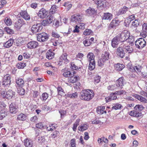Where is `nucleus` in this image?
Returning <instances> with one entry per match:
<instances>
[{
	"label": "nucleus",
	"mask_w": 147,
	"mask_h": 147,
	"mask_svg": "<svg viewBox=\"0 0 147 147\" xmlns=\"http://www.w3.org/2000/svg\"><path fill=\"white\" fill-rule=\"evenodd\" d=\"M125 91L123 90H120L119 91H117L115 92V94L116 95H121L122 94H123L124 93H125Z\"/></svg>",
	"instance_id": "57"
},
{
	"label": "nucleus",
	"mask_w": 147,
	"mask_h": 147,
	"mask_svg": "<svg viewBox=\"0 0 147 147\" xmlns=\"http://www.w3.org/2000/svg\"><path fill=\"white\" fill-rule=\"evenodd\" d=\"M139 22L138 20H135L132 22V25L135 27H137L139 25Z\"/></svg>",
	"instance_id": "56"
},
{
	"label": "nucleus",
	"mask_w": 147,
	"mask_h": 147,
	"mask_svg": "<svg viewBox=\"0 0 147 147\" xmlns=\"http://www.w3.org/2000/svg\"><path fill=\"white\" fill-rule=\"evenodd\" d=\"M7 112L5 111L4 109L0 110V119L2 120L7 116Z\"/></svg>",
	"instance_id": "40"
},
{
	"label": "nucleus",
	"mask_w": 147,
	"mask_h": 147,
	"mask_svg": "<svg viewBox=\"0 0 147 147\" xmlns=\"http://www.w3.org/2000/svg\"><path fill=\"white\" fill-rule=\"evenodd\" d=\"M15 95V92L11 90H9L6 92L5 98L7 99H11Z\"/></svg>",
	"instance_id": "21"
},
{
	"label": "nucleus",
	"mask_w": 147,
	"mask_h": 147,
	"mask_svg": "<svg viewBox=\"0 0 147 147\" xmlns=\"http://www.w3.org/2000/svg\"><path fill=\"white\" fill-rule=\"evenodd\" d=\"M126 42H128L129 44L132 46L133 45V42L134 41V37L132 36H129L128 38V39L127 40Z\"/></svg>",
	"instance_id": "41"
},
{
	"label": "nucleus",
	"mask_w": 147,
	"mask_h": 147,
	"mask_svg": "<svg viewBox=\"0 0 147 147\" xmlns=\"http://www.w3.org/2000/svg\"><path fill=\"white\" fill-rule=\"evenodd\" d=\"M146 45V42L142 38L138 39L135 41V45L136 47L138 49H142Z\"/></svg>",
	"instance_id": "5"
},
{
	"label": "nucleus",
	"mask_w": 147,
	"mask_h": 147,
	"mask_svg": "<svg viewBox=\"0 0 147 147\" xmlns=\"http://www.w3.org/2000/svg\"><path fill=\"white\" fill-rule=\"evenodd\" d=\"M5 31L7 33V34H11L14 32V31L8 27H5L4 28Z\"/></svg>",
	"instance_id": "48"
},
{
	"label": "nucleus",
	"mask_w": 147,
	"mask_h": 147,
	"mask_svg": "<svg viewBox=\"0 0 147 147\" xmlns=\"http://www.w3.org/2000/svg\"><path fill=\"white\" fill-rule=\"evenodd\" d=\"M92 31L88 29H86L83 32V34L85 35H88L92 34Z\"/></svg>",
	"instance_id": "49"
},
{
	"label": "nucleus",
	"mask_w": 147,
	"mask_h": 147,
	"mask_svg": "<svg viewBox=\"0 0 147 147\" xmlns=\"http://www.w3.org/2000/svg\"><path fill=\"white\" fill-rule=\"evenodd\" d=\"M54 18L52 16H50L47 19L43 20L41 22L42 25L44 26H48L50 24L52 23L53 20H55Z\"/></svg>",
	"instance_id": "11"
},
{
	"label": "nucleus",
	"mask_w": 147,
	"mask_h": 147,
	"mask_svg": "<svg viewBox=\"0 0 147 147\" xmlns=\"http://www.w3.org/2000/svg\"><path fill=\"white\" fill-rule=\"evenodd\" d=\"M20 15L26 20H29L30 19V17L28 15L26 11H22L20 12Z\"/></svg>",
	"instance_id": "26"
},
{
	"label": "nucleus",
	"mask_w": 147,
	"mask_h": 147,
	"mask_svg": "<svg viewBox=\"0 0 147 147\" xmlns=\"http://www.w3.org/2000/svg\"><path fill=\"white\" fill-rule=\"evenodd\" d=\"M79 79V77L75 76L74 75V76L72 75V76H70L68 78V81L70 83H74L76 82Z\"/></svg>",
	"instance_id": "28"
},
{
	"label": "nucleus",
	"mask_w": 147,
	"mask_h": 147,
	"mask_svg": "<svg viewBox=\"0 0 147 147\" xmlns=\"http://www.w3.org/2000/svg\"><path fill=\"white\" fill-rule=\"evenodd\" d=\"M112 14L109 13H104L102 19L110 20L112 18Z\"/></svg>",
	"instance_id": "33"
},
{
	"label": "nucleus",
	"mask_w": 147,
	"mask_h": 147,
	"mask_svg": "<svg viewBox=\"0 0 147 147\" xmlns=\"http://www.w3.org/2000/svg\"><path fill=\"white\" fill-rule=\"evenodd\" d=\"M142 35L143 37H146L147 36V24L144 23L142 25Z\"/></svg>",
	"instance_id": "25"
},
{
	"label": "nucleus",
	"mask_w": 147,
	"mask_h": 147,
	"mask_svg": "<svg viewBox=\"0 0 147 147\" xmlns=\"http://www.w3.org/2000/svg\"><path fill=\"white\" fill-rule=\"evenodd\" d=\"M42 29L41 24L38 23L34 25L31 28V31L33 33H36L40 32Z\"/></svg>",
	"instance_id": "6"
},
{
	"label": "nucleus",
	"mask_w": 147,
	"mask_h": 147,
	"mask_svg": "<svg viewBox=\"0 0 147 147\" xmlns=\"http://www.w3.org/2000/svg\"><path fill=\"white\" fill-rule=\"evenodd\" d=\"M84 139L85 140H87L90 138L88 132H85L84 133Z\"/></svg>",
	"instance_id": "64"
},
{
	"label": "nucleus",
	"mask_w": 147,
	"mask_h": 147,
	"mask_svg": "<svg viewBox=\"0 0 147 147\" xmlns=\"http://www.w3.org/2000/svg\"><path fill=\"white\" fill-rule=\"evenodd\" d=\"M105 107L104 106L98 107L96 110L97 113L99 114H102L104 113L106 114L107 112L105 110Z\"/></svg>",
	"instance_id": "30"
},
{
	"label": "nucleus",
	"mask_w": 147,
	"mask_h": 147,
	"mask_svg": "<svg viewBox=\"0 0 147 147\" xmlns=\"http://www.w3.org/2000/svg\"><path fill=\"white\" fill-rule=\"evenodd\" d=\"M123 108L122 105L119 103H117L113 104V105L112 107L111 110H117Z\"/></svg>",
	"instance_id": "37"
},
{
	"label": "nucleus",
	"mask_w": 147,
	"mask_h": 147,
	"mask_svg": "<svg viewBox=\"0 0 147 147\" xmlns=\"http://www.w3.org/2000/svg\"><path fill=\"white\" fill-rule=\"evenodd\" d=\"M119 22L118 20L116 19H113L110 24L109 28L110 29L115 28L119 24Z\"/></svg>",
	"instance_id": "18"
},
{
	"label": "nucleus",
	"mask_w": 147,
	"mask_h": 147,
	"mask_svg": "<svg viewBox=\"0 0 147 147\" xmlns=\"http://www.w3.org/2000/svg\"><path fill=\"white\" fill-rule=\"evenodd\" d=\"M16 83L17 86L20 87H22L24 86V81L22 79L18 78L16 80Z\"/></svg>",
	"instance_id": "36"
},
{
	"label": "nucleus",
	"mask_w": 147,
	"mask_h": 147,
	"mask_svg": "<svg viewBox=\"0 0 147 147\" xmlns=\"http://www.w3.org/2000/svg\"><path fill=\"white\" fill-rule=\"evenodd\" d=\"M88 127V126L87 124H83L81 125V126L78 127V130L80 131H82L87 129Z\"/></svg>",
	"instance_id": "39"
},
{
	"label": "nucleus",
	"mask_w": 147,
	"mask_h": 147,
	"mask_svg": "<svg viewBox=\"0 0 147 147\" xmlns=\"http://www.w3.org/2000/svg\"><path fill=\"white\" fill-rule=\"evenodd\" d=\"M75 73H76V72L75 71L72 70L71 71L65 70L63 74V75L65 77H69V78L70 76H72V75L74 76V74Z\"/></svg>",
	"instance_id": "22"
},
{
	"label": "nucleus",
	"mask_w": 147,
	"mask_h": 147,
	"mask_svg": "<svg viewBox=\"0 0 147 147\" xmlns=\"http://www.w3.org/2000/svg\"><path fill=\"white\" fill-rule=\"evenodd\" d=\"M33 142L30 139H26L24 140V145L26 147H32Z\"/></svg>",
	"instance_id": "32"
},
{
	"label": "nucleus",
	"mask_w": 147,
	"mask_h": 147,
	"mask_svg": "<svg viewBox=\"0 0 147 147\" xmlns=\"http://www.w3.org/2000/svg\"><path fill=\"white\" fill-rule=\"evenodd\" d=\"M18 93L20 95H23L25 94V90L22 87L18 89Z\"/></svg>",
	"instance_id": "54"
},
{
	"label": "nucleus",
	"mask_w": 147,
	"mask_h": 147,
	"mask_svg": "<svg viewBox=\"0 0 147 147\" xmlns=\"http://www.w3.org/2000/svg\"><path fill=\"white\" fill-rule=\"evenodd\" d=\"M135 17L134 15H132L129 16L126 20H125V22H126L127 20V23L128 24H129L131 22L135 19Z\"/></svg>",
	"instance_id": "47"
},
{
	"label": "nucleus",
	"mask_w": 147,
	"mask_h": 147,
	"mask_svg": "<svg viewBox=\"0 0 147 147\" xmlns=\"http://www.w3.org/2000/svg\"><path fill=\"white\" fill-rule=\"evenodd\" d=\"M11 82L10 77L8 75L4 77L2 83V85L6 86L9 85Z\"/></svg>",
	"instance_id": "15"
},
{
	"label": "nucleus",
	"mask_w": 147,
	"mask_h": 147,
	"mask_svg": "<svg viewBox=\"0 0 147 147\" xmlns=\"http://www.w3.org/2000/svg\"><path fill=\"white\" fill-rule=\"evenodd\" d=\"M26 66V64L25 63H20L17 65V67L18 69L23 68Z\"/></svg>",
	"instance_id": "50"
},
{
	"label": "nucleus",
	"mask_w": 147,
	"mask_h": 147,
	"mask_svg": "<svg viewBox=\"0 0 147 147\" xmlns=\"http://www.w3.org/2000/svg\"><path fill=\"white\" fill-rule=\"evenodd\" d=\"M70 144L71 147H76V140L75 139L73 138L71 140Z\"/></svg>",
	"instance_id": "60"
},
{
	"label": "nucleus",
	"mask_w": 147,
	"mask_h": 147,
	"mask_svg": "<svg viewBox=\"0 0 147 147\" xmlns=\"http://www.w3.org/2000/svg\"><path fill=\"white\" fill-rule=\"evenodd\" d=\"M124 80L123 78H119L117 81L116 85L117 88L119 89H121L123 88V86L124 85Z\"/></svg>",
	"instance_id": "13"
},
{
	"label": "nucleus",
	"mask_w": 147,
	"mask_h": 147,
	"mask_svg": "<svg viewBox=\"0 0 147 147\" xmlns=\"http://www.w3.org/2000/svg\"><path fill=\"white\" fill-rule=\"evenodd\" d=\"M82 21V17L79 14L74 15L71 16V22H75L78 25V23H80V22H81Z\"/></svg>",
	"instance_id": "7"
},
{
	"label": "nucleus",
	"mask_w": 147,
	"mask_h": 147,
	"mask_svg": "<svg viewBox=\"0 0 147 147\" xmlns=\"http://www.w3.org/2000/svg\"><path fill=\"white\" fill-rule=\"evenodd\" d=\"M53 124H50L49 127H47V129L49 131H52L56 128L55 126H53Z\"/></svg>",
	"instance_id": "58"
},
{
	"label": "nucleus",
	"mask_w": 147,
	"mask_h": 147,
	"mask_svg": "<svg viewBox=\"0 0 147 147\" xmlns=\"http://www.w3.org/2000/svg\"><path fill=\"white\" fill-rule=\"evenodd\" d=\"M122 47H119L117 49V54L118 56L121 58H123L125 55V53L124 51V50Z\"/></svg>",
	"instance_id": "17"
},
{
	"label": "nucleus",
	"mask_w": 147,
	"mask_h": 147,
	"mask_svg": "<svg viewBox=\"0 0 147 147\" xmlns=\"http://www.w3.org/2000/svg\"><path fill=\"white\" fill-rule=\"evenodd\" d=\"M24 24V22L23 19H19L15 22L14 26L17 29H19Z\"/></svg>",
	"instance_id": "19"
},
{
	"label": "nucleus",
	"mask_w": 147,
	"mask_h": 147,
	"mask_svg": "<svg viewBox=\"0 0 147 147\" xmlns=\"http://www.w3.org/2000/svg\"><path fill=\"white\" fill-rule=\"evenodd\" d=\"M38 45V43L36 41H31L28 43L27 45V47L30 49H33L36 47Z\"/></svg>",
	"instance_id": "27"
},
{
	"label": "nucleus",
	"mask_w": 147,
	"mask_h": 147,
	"mask_svg": "<svg viewBox=\"0 0 147 147\" xmlns=\"http://www.w3.org/2000/svg\"><path fill=\"white\" fill-rule=\"evenodd\" d=\"M48 35L45 33H42L38 34L37 40L39 42L45 41L48 40Z\"/></svg>",
	"instance_id": "8"
},
{
	"label": "nucleus",
	"mask_w": 147,
	"mask_h": 147,
	"mask_svg": "<svg viewBox=\"0 0 147 147\" xmlns=\"http://www.w3.org/2000/svg\"><path fill=\"white\" fill-rule=\"evenodd\" d=\"M141 86L143 89L147 92L142 91L140 92V94L141 95L147 97V82L142 81L141 83Z\"/></svg>",
	"instance_id": "10"
},
{
	"label": "nucleus",
	"mask_w": 147,
	"mask_h": 147,
	"mask_svg": "<svg viewBox=\"0 0 147 147\" xmlns=\"http://www.w3.org/2000/svg\"><path fill=\"white\" fill-rule=\"evenodd\" d=\"M26 116L25 114L21 113L18 115L17 119L19 120L24 121L26 119Z\"/></svg>",
	"instance_id": "45"
},
{
	"label": "nucleus",
	"mask_w": 147,
	"mask_h": 147,
	"mask_svg": "<svg viewBox=\"0 0 147 147\" xmlns=\"http://www.w3.org/2000/svg\"><path fill=\"white\" fill-rule=\"evenodd\" d=\"M87 60L89 62L88 68L90 70H92L95 67V56L92 53L90 52L87 54Z\"/></svg>",
	"instance_id": "2"
},
{
	"label": "nucleus",
	"mask_w": 147,
	"mask_h": 147,
	"mask_svg": "<svg viewBox=\"0 0 147 147\" xmlns=\"http://www.w3.org/2000/svg\"><path fill=\"white\" fill-rule=\"evenodd\" d=\"M94 2L97 5V7L98 9L102 8L104 6V3L102 1L96 0Z\"/></svg>",
	"instance_id": "38"
},
{
	"label": "nucleus",
	"mask_w": 147,
	"mask_h": 147,
	"mask_svg": "<svg viewBox=\"0 0 147 147\" xmlns=\"http://www.w3.org/2000/svg\"><path fill=\"white\" fill-rule=\"evenodd\" d=\"M110 59V53L109 52L105 51L101 55V58H100L98 60V65L100 67L103 66L105 63Z\"/></svg>",
	"instance_id": "3"
},
{
	"label": "nucleus",
	"mask_w": 147,
	"mask_h": 147,
	"mask_svg": "<svg viewBox=\"0 0 147 147\" xmlns=\"http://www.w3.org/2000/svg\"><path fill=\"white\" fill-rule=\"evenodd\" d=\"M129 33L127 30H124L122 31L119 35H118L121 40V42L125 43L126 42L129 36Z\"/></svg>",
	"instance_id": "4"
},
{
	"label": "nucleus",
	"mask_w": 147,
	"mask_h": 147,
	"mask_svg": "<svg viewBox=\"0 0 147 147\" xmlns=\"http://www.w3.org/2000/svg\"><path fill=\"white\" fill-rule=\"evenodd\" d=\"M140 114V113H138V111L135 110L130 111L129 113V115L131 116L136 117H139Z\"/></svg>",
	"instance_id": "44"
},
{
	"label": "nucleus",
	"mask_w": 147,
	"mask_h": 147,
	"mask_svg": "<svg viewBox=\"0 0 147 147\" xmlns=\"http://www.w3.org/2000/svg\"><path fill=\"white\" fill-rule=\"evenodd\" d=\"M83 43L85 46H88L90 45L91 43L89 40H85L83 41Z\"/></svg>",
	"instance_id": "59"
},
{
	"label": "nucleus",
	"mask_w": 147,
	"mask_h": 147,
	"mask_svg": "<svg viewBox=\"0 0 147 147\" xmlns=\"http://www.w3.org/2000/svg\"><path fill=\"white\" fill-rule=\"evenodd\" d=\"M48 14V11L45 9L42 8L39 11L38 16L41 18H44L47 16Z\"/></svg>",
	"instance_id": "14"
},
{
	"label": "nucleus",
	"mask_w": 147,
	"mask_h": 147,
	"mask_svg": "<svg viewBox=\"0 0 147 147\" xmlns=\"http://www.w3.org/2000/svg\"><path fill=\"white\" fill-rule=\"evenodd\" d=\"M36 127L38 128L42 129L44 128V126L42 123H40L36 125Z\"/></svg>",
	"instance_id": "55"
},
{
	"label": "nucleus",
	"mask_w": 147,
	"mask_h": 147,
	"mask_svg": "<svg viewBox=\"0 0 147 147\" xmlns=\"http://www.w3.org/2000/svg\"><path fill=\"white\" fill-rule=\"evenodd\" d=\"M4 21L7 26H10L12 24L10 18H6L5 19Z\"/></svg>",
	"instance_id": "53"
},
{
	"label": "nucleus",
	"mask_w": 147,
	"mask_h": 147,
	"mask_svg": "<svg viewBox=\"0 0 147 147\" xmlns=\"http://www.w3.org/2000/svg\"><path fill=\"white\" fill-rule=\"evenodd\" d=\"M115 69L118 71L122 70L125 67L124 65L123 64L118 63L114 65Z\"/></svg>",
	"instance_id": "31"
},
{
	"label": "nucleus",
	"mask_w": 147,
	"mask_h": 147,
	"mask_svg": "<svg viewBox=\"0 0 147 147\" xmlns=\"http://www.w3.org/2000/svg\"><path fill=\"white\" fill-rule=\"evenodd\" d=\"M123 47L124 51L126 52H127L129 53H131L133 51V48L130 46L127 45V42H125V43H123Z\"/></svg>",
	"instance_id": "16"
},
{
	"label": "nucleus",
	"mask_w": 147,
	"mask_h": 147,
	"mask_svg": "<svg viewBox=\"0 0 147 147\" xmlns=\"http://www.w3.org/2000/svg\"><path fill=\"white\" fill-rule=\"evenodd\" d=\"M14 41L13 39H10L8 40L3 43V47L6 48H9L12 45Z\"/></svg>",
	"instance_id": "24"
},
{
	"label": "nucleus",
	"mask_w": 147,
	"mask_h": 147,
	"mask_svg": "<svg viewBox=\"0 0 147 147\" xmlns=\"http://www.w3.org/2000/svg\"><path fill=\"white\" fill-rule=\"evenodd\" d=\"M55 54L51 51L49 50L46 53V57L47 58L49 59H51L54 57Z\"/></svg>",
	"instance_id": "35"
},
{
	"label": "nucleus",
	"mask_w": 147,
	"mask_h": 147,
	"mask_svg": "<svg viewBox=\"0 0 147 147\" xmlns=\"http://www.w3.org/2000/svg\"><path fill=\"white\" fill-rule=\"evenodd\" d=\"M117 88L115 84L110 85L107 87V89L109 90L112 91Z\"/></svg>",
	"instance_id": "51"
},
{
	"label": "nucleus",
	"mask_w": 147,
	"mask_h": 147,
	"mask_svg": "<svg viewBox=\"0 0 147 147\" xmlns=\"http://www.w3.org/2000/svg\"><path fill=\"white\" fill-rule=\"evenodd\" d=\"M115 92L111 94L109 96L105 98L106 102H108L112 100H116L117 98Z\"/></svg>",
	"instance_id": "23"
},
{
	"label": "nucleus",
	"mask_w": 147,
	"mask_h": 147,
	"mask_svg": "<svg viewBox=\"0 0 147 147\" xmlns=\"http://www.w3.org/2000/svg\"><path fill=\"white\" fill-rule=\"evenodd\" d=\"M100 77L99 76H96L95 77L94 82L98 83L100 81Z\"/></svg>",
	"instance_id": "63"
},
{
	"label": "nucleus",
	"mask_w": 147,
	"mask_h": 147,
	"mask_svg": "<svg viewBox=\"0 0 147 147\" xmlns=\"http://www.w3.org/2000/svg\"><path fill=\"white\" fill-rule=\"evenodd\" d=\"M71 68L75 70L79 69L80 68L78 67V66L75 65L74 63H71Z\"/></svg>",
	"instance_id": "61"
},
{
	"label": "nucleus",
	"mask_w": 147,
	"mask_h": 147,
	"mask_svg": "<svg viewBox=\"0 0 147 147\" xmlns=\"http://www.w3.org/2000/svg\"><path fill=\"white\" fill-rule=\"evenodd\" d=\"M66 96L68 97L72 98H76L78 97V94L77 92H75L72 94H67Z\"/></svg>",
	"instance_id": "42"
},
{
	"label": "nucleus",
	"mask_w": 147,
	"mask_h": 147,
	"mask_svg": "<svg viewBox=\"0 0 147 147\" xmlns=\"http://www.w3.org/2000/svg\"><path fill=\"white\" fill-rule=\"evenodd\" d=\"M52 35L53 37L57 38H59L60 36V35L55 32H53L52 33Z\"/></svg>",
	"instance_id": "62"
},
{
	"label": "nucleus",
	"mask_w": 147,
	"mask_h": 147,
	"mask_svg": "<svg viewBox=\"0 0 147 147\" xmlns=\"http://www.w3.org/2000/svg\"><path fill=\"white\" fill-rule=\"evenodd\" d=\"M134 96L136 99L140 100L141 102L144 103H146L147 102V100L145 98L143 97L140 95L135 94L134 95Z\"/></svg>",
	"instance_id": "29"
},
{
	"label": "nucleus",
	"mask_w": 147,
	"mask_h": 147,
	"mask_svg": "<svg viewBox=\"0 0 147 147\" xmlns=\"http://www.w3.org/2000/svg\"><path fill=\"white\" fill-rule=\"evenodd\" d=\"M144 107L142 105H137L134 107V110H136L138 113L142 110Z\"/></svg>",
	"instance_id": "43"
},
{
	"label": "nucleus",
	"mask_w": 147,
	"mask_h": 147,
	"mask_svg": "<svg viewBox=\"0 0 147 147\" xmlns=\"http://www.w3.org/2000/svg\"><path fill=\"white\" fill-rule=\"evenodd\" d=\"M18 107L17 105L14 103H12L9 106V111L12 114H15L18 111Z\"/></svg>",
	"instance_id": "12"
},
{
	"label": "nucleus",
	"mask_w": 147,
	"mask_h": 147,
	"mask_svg": "<svg viewBox=\"0 0 147 147\" xmlns=\"http://www.w3.org/2000/svg\"><path fill=\"white\" fill-rule=\"evenodd\" d=\"M128 10V8L126 6H124L122 8L120 9L117 12L118 15H122L125 13Z\"/></svg>",
	"instance_id": "34"
},
{
	"label": "nucleus",
	"mask_w": 147,
	"mask_h": 147,
	"mask_svg": "<svg viewBox=\"0 0 147 147\" xmlns=\"http://www.w3.org/2000/svg\"><path fill=\"white\" fill-rule=\"evenodd\" d=\"M48 97V94L47 93L45 92L42 94V96L40 97V99L42 101L45 100Z\"/></svg>",
	"instance_id": "52"
},
{
	"label": "nucleus",
	"mask_w": 147,
	"mask_h": 147,
	"mask_svg": "<svg viewBox=\"0 0 147 147\" xmlns=\"http://www.w3.org/2000/svg\"><path fill=\"white\" fill-rule=\"evenodd\" d=\"M57 7L55 5H53L50 9V13L52 14L55 13L56 11H57Z\"/></svg>",
	"instance_id": "46"
},
{
	"label": "nucleus",
	"mask_w": 147,
	"mask_h": 147,
	"mask_svg": "<svg viewBox=\"0 0 147 147\" xmlns=\"http://www.w3.org/2000/svg\"><path fill=\"white\" fill-rule=\"evenodd\" d=\"M120 42H121V40L118 35L116 36L112 40L111 45L113 48L117 47Z\"/></svg>",
	"instance_id": "9"
},
{
	"label": "nucleus",
	"mask_w": 147,
	"mask_h": 147,
	"mask_svg": "<svg viewBox=\"0 0 147 147\" xmlns=\"http://www.w3.org/2000/svg\"><path fill=\"white\" fill-rule=\"evenodd\" d=\"M67 55L65 53L62 55L60 57L59 62H64L65 64H67L69 61V60L67 58Z\"/></svg>",
	"instance_id": "20"
},
{
	"label": "nucleus",
	"mask_w": 147,
	"mask_h": 147,
	"mask_svg": "<svg viewBox=\"0 0 147 147\" xmlns=\"http://www.w3.org/2000/svg\"><path fill=\"white\" fill-rule=\"evenodd\" d=\"M94 96V94L92 90L85 89L80 92L79 97L82 100L88 101L92 99Z\"/></svg>",
	"instance_id": "1"
}]
</instances>
